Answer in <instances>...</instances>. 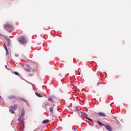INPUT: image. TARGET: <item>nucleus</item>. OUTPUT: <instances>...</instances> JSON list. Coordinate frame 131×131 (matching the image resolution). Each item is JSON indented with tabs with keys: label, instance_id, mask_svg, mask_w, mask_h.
<instances>
[{
	"label": "nucleus",
	"instance_id": "nucleus-13",
	"mask_svg": "<svg viewBox=\"0 0 131 131\" xmlns=\"http://www.w3.org/2000/svg\"><path fill=\"white\" fill-rule=\"evenodd\" d=\"M49 121H49V120H45L43 121L42 123H43L44 124H47V123H49Z\"/></svg>",
	"mask_w": 131,
	"mask_h": 131
},
{
	"label": "nucleus",
	"instance_id": "nucleus-7",
	"mask_svg": "<svg viewBox=\"0 0 131 131\" xmlns=\"http://www.w3.org/2000/svg\"><path fill=\"white\" fill-rule=\"evenodd\" d=\"M8 99H9V100H15V99H17V96L11 95L8 97Z\"/></svg>",
	"mask_w": 131,
	"mask_h": 131
},
{
	"label": "nucleus",
	"instance_id": "nucleus-1",
	"mask_svg": "<svg viewBox=\"0 0 131 131\" xmlns=\"http://www.w3.org/2000/svg\"><path fill=\"white\" fill-rule=\"evenodd\" d=\"M25 113V110H24V108H22L21 115L18 118L19 121L20 122V123L22 124L23 128H24V122L23 121V119L24 118Z\"/></svg>",
	"mask_w": 131,
	"mask_h": 131
},
{
	"label": "nucleus",
	"instance_id": "nucleus-21",
	"mask_svg": "<svg viewBox=\"0 0 131 131\" xmlns=\"http://www.w3.org/2000/svg\"><path fill=\"white\" fill-rule=\"evenodd\" d=\"M116 117H115V119H116Z\"/></svg>",
	"mask_w": 131,
	"mask_h": 131
},
{
	"label": "nucleus",
	"instance_id": "nucleus-3",
	"mask_svg": "<svg viewBox=\"0 0 131 131\" xmlns=\"http://www.w3.org/2000/svg\"><path fill=\"white\" fill-rule=\"evenodd\" d=\"M19 41L20 43L24 45V43H26V39L24 37L21 36L19 38Z\"/></svg>",
	"mask_w": 131,
	"mask_h": 131
},
{
	"label": "nucleus",
	"instance_id": "nucleus-5",
	"mask_svg": "<svg viewBox=\"0 0 131 131\" xmlns=\"http://www.w3.org/2000/svg\"><path fill=\"white\" fill-rule=\"evenodd\" d=\"M104 127H105L106 129H107V130H108V131H112L113 130L112 128L111 127V126L108 125H105L104 126Z\"/></svg>",
	"mask_w": 131,
	"mask_h": 131
},
{
	"label": "nucleus",
	"instance_id": "nucleus-4",
	"mask_svg": "<svg viewBox=\"0 0 131 131\" xmlns=\"http://www.w3.org/2000/svg\"><path fill=\"white\" fill-rule=\"evenodd\" d=\"M48 101H50L51 103H55L56 101V98L55 97H49L48 98Z\"/></svg>",
	"mask_w": 131,
	"mask_h": 131
},
{
	"label": "nucleus",
	"instance_id": "nucleus-17",
	"mask_svg": "<svg viewBox=\"0 0 131 131\" xmlns=\"http://www.w3.org/2000/svg\"><path fill=\"white\" fill-rule=\"evenodd\" d=\"M53 110H54V108H51L50 110V112H53Z\"/></svg>",
	"mask_w": 131,
	"mask_h": 131
},
{
	"label": "nucleus",
	"instance_id": "nucleus-15",
	"mask_svg": "<svg viewBox=\"0 0 131 131\" xmlns=\"http://www.w3.org/2000/svg\"><path fill=\"white\" fill-rule=\"evenodd\" d=\"M14 74H15V75H18V76H20L19 73H18L17 72H14Z\"/></svg>",
	"mask_w": 131,
	"mask_h": 131
},
{
	"label": "nucleus",
	"instance_id": "nucleus-19",
	"mask_svg": "<svg viewBox=\"0 0 131 131\" xmlns=\"http://www.w3.org/2000/svg\"><path fill=\"white\" fill-rule=\"evenodd\" d=\"M0 99H2V96H0Z\"/></svg>",
	"mask_w": 131,
	"mask_h": 131
},
{
	"label": "nucleus",
	"instance_id": "nucleus-14",
	"mask_svg": "<svg viewBox=\"0 0 131 131\" xmlns=\"http://www.w3.org/2000/svg\"><path fill=\"white\" fill-rule=\"evenodd\" d=\"M9 112H10L12 114H14L15 113V111L13 110V108L9 109Z\"/></svg>",
	"mask_w": 131,
	"mask_h": 131
},
{
	"label": "nucleus",
	"instance_id": "nucleus-20",
	"mask_svg": "<svg viewBox=\"0 0 131 131\" xmlns=\"http://www.w3.org/2000/svg\"><path fill=\"white\" fill-rule=\"evenodd\" d=\"M27 71H29V70H27Z\"/></svg>",
	"mask_w": 131,
	"mask_h": 131
},
{
	"label": "nucleus",
	"instance_id": "nucleus-8",
	"mask_svg": "<svg viewBox=\"0 0 131 131\" xmlns=\"http://www.w3.org/2000/svg\"><path fill=\"white\" fill-rule=\"evenodd\" d=\"M11 109H13V110H16L18 108V104H15L13 106H10Z\"/></svg>",
	"mask_w": 131,
	"mask_h": 131
},
{
	"label": "nucleus",
	"instance_id": "nucleus-12",
	"mask_svg": "<svg viewBox=\"0 0 131 131\" xmlns=\"http://www.w3.org/2000/svg\"><path fill=\"white\" fill-rule=\"evenodd\" d=\"M35 95H36L37 97H39V98H42V95L38 93V92H36Z\"/></svg>",
	"mask_w": 131,
	"mask_h": 131
},
{
	"label": "nucleus",
	"instance_id": "nucleus-16",
	"mask_svg": "<svg viewBox=\"0 0 131 131\" xmlns=\"http://www.w3.org/2000/svg\"><path fill=\"white\" fill-rule=\"evenodd\" d=\"M43 106L45 108H47V106H48V103H44Z\"/></svg>",
	"mask_w": 131,
	"mask_h": 131
},
{
	"label": "nucleus",
	"instance_id": "nucleus-10",
	"mask_svg": "<svg viewBox=\"0 0 131 131\" xmlns=\"http://www.w3.org/2000/svg\"><path fill=\"white\" fill-rule=\"evenodd\" d=\"M3 48H4L5 51H6V55H9V53L8 52V49L7 48V46L5 43L3 44Z\"/></svg>",
	"mask_w": 131,
	"mask_h": 131
},
{
	"label": "nucleus",
	"instance_id": "nucleus-9",
	"mask_svg": "<svg viewBox=\"0 0 131 131\" xmlns=\"http://www.w3.org/2000/svg\"><path fill=\"white\" fill-rule=\"evenodd\" d=\"M97 122L98 123L99 126H105L106 124L100 122V121H97Z\"/></svg>",
	"mask_w": 131,
	"mask_h": 131
},
{
	"label": "nucleus",
	"instance_id": "nucleus-22",
	"mask_svg": "<svg viewBox=\"0 0 131 131\" xmlns=\"http://www.w3.org/2000/svg\"><path fill=\"white\" fill-rule=\"evenodd\" d=\"M107 117H110L109 116H107Z\"/></svg>",
	"mask_w": 131,
	"mask_h": 131
},
{
	"label": "nucleus",
	"instance_id": "nucleus-6",
	"mask_svg": "<svg viewBox=\"0 0 131 131\" xmlns=\"http://www.w3.org/2000/svg\"><path fill=\"white\" fill-rule=\"evenodd\" d=\"M99 116H101V117H106L107 115L103 112H99L98 113Z\"/></svg>",
	"mask_w": 131,
	"mask_h": 131
},
{
	"label": "nucleus",
	"instance_id": "nucleus-18",
	"mask_svg": "<svg viewBox=\"0 0 131 131\" xmlns=\"http://www.w3.org/2000/svg\"><path fill=\"white\" fill-rule=\"evenodd\" d=\"M78 75H80V73H78Z\"/></svg>",
	"mask_w": 131,
	"mask_h": 131
},
{
	"label": "nucleus",
	"instance_id": "nucleus-11",
	"mask_svg": "<svg viewBox=\"0 0 131 131\" xmlns=\"http://www.w3.org/2000/svg\"><path fill=\"white\" fill-rule=\"evenodd\" d=\"M83 115L84 117L86 118V119H88V120H90V121L94 122V121H93L91 119L88 118V115L84 113Z\"/></svg>",
	"mask_w": 131,
	"mask_h": 131
},
{
	"label": "nucleus",
	"instance_id": "nucleus-2",
	"mask_svg": "<svg viewBox=\"0 0 131 131\" xmlns=\"http://www.w3.org/2000/svg\"><path fill=\"white\" fill-rule=\"evenodd\" d=\"M5 27L6 29H7L8 31H9V32H12V31H13V26H12V25H11L10 23H7L5 25Z\"/></svg>",
	"mask_w": 131,
	"mask_h": 131
}]
</instances>
